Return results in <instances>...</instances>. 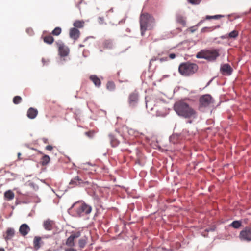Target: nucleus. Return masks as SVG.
<instances>
[{
    "instance_id": "1",
    "label": "nucleus",
    "mask_w": 251,
    "mask_h": 251,
    "mask_svg": "<svg viewBox=\"0 0 251 251\" xmlns=\"http://www.w3.org/2000/svg\"><path fill=\"white\" fill-rule=\"evenodd\" d=\"M174 110L180 116L185 118L194 119L197 118L196 111L184 100H180L174 104Z\"/></svg>"
},
{
    "instance_id": "2",
    "label": "nucleus",
    "mask_w": 251,
    "mask_h": 251,
    "mask_svg": "<svg viewBox=\"0 0 251 251\" xmlns=\"http://www.w3.org/2000/svg\"><path fill=\"white\" fill-rule=\"evenodd\" d=\"M140 25L141 35L144 36L146 30H151L154 27L155 19L148 13H142L140 17Z\"/></svg>"
},
{
    "instance_id": "3",
    "label": "nucleus",
    "mask_w": 251,
    "mask_h": 251,
    "mask_svg": "<svg viewBox=\"0 0 251 251\" xmlns=\"http://www.w3.org/2000/svg\"><path fill=\"white\" fill-rule=\"evenodd\" d=\"M75 212L76 216H83L89 214L92 211V207L82 201L74 203L70 208Z\"/></svg>"
},
{
    "instance_id": "4",
    "label": "nucleus",
    "mask_w": 251,
    "mask_h": 251,
    "mask_svg": "<svg viewBox=\"0 0 251 251\" xmlns=\"http://www.w3.org/2000/svg\"><path fill=\"white\" fill-rule=\"evenodd\" d=\"M220 55L218 49L203 50L197 53V58L205 59L209 61H215Z\"/></svg>"
},
{
    "instance_id": "5",
    "label": "nucleus",
    "mask_w": 251,
    "mask_h": 251,
    "mask_svg": "<svg viewBox=\"0 0 251 251\" xmlns=\"http://www.w3.org/2000/svg\"><path fill=\"white\" fill-rule=\"evenodd\" d=\"M198 69L196 64L186 62L181 64L178 68L179 73L184 76H188L196 73Z\"/></svg>"
},
{
    "instance_id": "6",
    "label": "nucleus",
    "mask_w": 251,
    "mask_h": 251,
    "mask_svg": "<svg viewBox=\"0 0 251 251\" xmlns=\"http://www.w3.org/2000/svg\"><path fill=\"white\" fill-rule=\"evenodd\" d=\"M214 102V100L211 95L209 94L201 96L199 99V109L203 111L206 108L211 107Z\"/></svg>"
},
{
    "instance_id": "7",
    "label": "nucleus",
    "mask_w": 251,
    "mask_h": 251,
    "mask_svg": "<svg viewBox=\"0 0 251 251\" xmlns=\"http://www.w3.org/2000/svg\"><path fill=\"white\" fill-rule=\"evenodd\" d=\"M58 49L59 54L62 57H65L68 55L69 49L66 46L62 41L58 40L55 43Z\"/></svg>"
},
{
    "instance_id": "8",
    "label": "nucleus",
    "mask_w": 251,
    "mask_h": 251,
    "mask_svg": "<svg viewBox=\"0 0 251 251\" xmlns=\"http://www.w3.org/2000/svg\"><path fill=\"white\" fill-rule=\"evenodd\" d=\"M239 238L241 240L247 242L251 241V227H246L241 231Z\"/></svg>"
},
{
    "instance_id": "9",
    "label": "nucleus",
    "mask_w": 251,
    "mask_h": 251,
    "mask_svg": "<svg viewBox=\"0 0 251 251\" xmlns=\"http://www.w3.org/2000/svg\"><path fill=\"white\" fill-rule=\"evenodd\" d=\"M139 100L138 93L135 91L132 92L128 97V102L131 106L134 107L136 106L138 103Z\"/></svg>"
},
{
    "instance_id": "10",
    "label": "nucleus",
    "mask_w": 251,
    "mask_h": 251,
    "mask_svg": "<svg viewBox=\"0 0 251 251\" xmlns=\"http://www.w3.org/2000/svg\"><path fill=\"white\" fill-rule=\"evenodd\" d=\"M221 73L225 75H230L233 71V69L228 64H224L221 65L220 68Z\"/></svg>"
},
{
    "instance_id": "11",
    "label": "nucleus",
    "mask_w": 251,
    "mask_h": 251,
    "mask_svg": "<svg viewBox=\"0 0 251 251\" xmlns=\"http://www.w3.org/2000/svg\"><path fill=\"white\" fill-rule=\"evenodd\" d=\"M80 236V233L79 232L72 234L70 237L68 238L66 241V245L68 247H74L75 246L74 240L78 238Z\"/></svg>"
},
{
    "instance_id": "12",
    "label": "nucleus",
    "mask_w": 251,
    "mask_h": 251,
    "mask_svg": "<svg viewBox=\"0 0 251 251\" xmlns=\"http://www.w3.org/2000/svg\"><path fill=\"white\" fill-rule=\"evenodd\" d=\"M19 232L22 236H25L30 231V228L26 224H23L19 227Z\"/></svg>"
},
{
    "instance_id": "13",
    "label": "nucleus",
    "mask_w": 251,
    "mask_h": 251,
    "mask_svg": "<svg viewBox=\"0 0 251 251\" xmlns=\"http://www.w3.org/2000/svg\"><path fill=\"white\" fill-rule=\"evenodd\" d=\"M69 35L71 38L76 40L80 36V31L77 28L74 27L70 29Z\"/></svg>"
},
{
    "instance_id": "14",
    "label": "nucleus",
    "mask_w": 251,
    "mask_h": 251,
    "mask_svg": "<svg viewBox=\"0 0 251 251\" xmlns=\"http://www.w3.org/2000/svg\"><path fill=\"white\" fill-rule=\"evenodd\" d=\"M54 225V221L50 219L45 221L43 223L44 227L47 230H51L53 229Z\"/></svg>"
},
{
    "instance_id": "15",
    "label": "nucleus",
    "mask_w": 251,
    "mask_h": 251,
    "mask_svg": "<svg viewBox=\"0 0 251 251\" xmlns=\"http://www.w3.org/2000/svg\"><path fill=\"white\" fill-rule=\"evenodd\" d=\"M84 183L85 182L81 179H80L79 176H77L75 177L71 180L69 184L70 185H72V186L74 187L77 185H80Z\"/></svg>"
},
{
    "instance_id": "16",
    "label": "nucleus",
    "mask_w": 251,
    "mask_h": 251,
    "mask_svg": "<svg viewBox=\"0 0 251 251\" xmlns=\"http://www.w3.org/2000/svg\"><path fill=\"white\" fill-rule=\"evenodd\" d=\"M38 113V110L36 109L30 107L27 111V116L30 119H34L37 116Z\"/></svg>"
},
{
    "instance_id": "17",
    "label": "nucleus",
    "mask_w": 251,
    "mask_h": 251,
    "mask_svg": "<svg viewBox=\"0 0 251 251\" xmlns=\"http://www.w3.org/2000/svg\"><path fill=\"white\" fill-rule=\"evenodd\" d=\"M15 235V230L12 228H8L6 232V236L4 237L5 240L7 241L11 239Z\"/></svg>"
},
{
    "instance_id": "18",
    "label": "nucleus",
    "mask_w": 251,
    "mask_h": 251,
    "mask_svg": "<svg viewBox=\"0 0 251 251\" xmlns=\"http://www.w3.org/2000/svg\"><path fill=\"white\" fill-rule=\"evenodd\" d=\"M90 79L94 83L97 87H99L100 85L101 82L100 79L96 75H91L90 77Z\"/></svg>"
},
{
    "instance_id": "19",
    "label": "nucleus",
    "mask_w": 251,
    "mask_h": 251,
    "mask_svg": "<svg viewBox=\"0 0 251 251\" xmlns=\"http://www.w3.org/2000/svg\"><path fill=\"white\" fill-rule=\"evenodd\" d=\"M14 196V193L11 190H8L4 193V198L8 201H10L13 199Z\"/></svg>"
},
{
    "instance_id": "20",
    "label": "nucleus",
    "mask_w": 251,
    "mask_h": 251,
    "mask_svg": "<svg viewBox=\"0 0 251 251\" xmlns=\"http://www.w3.org/2000/svg\"><path fill=\"white\" fill-rule=\"evenodd\" d=\"M41 241V238L40 237L36 236L35 237L34 240H33V245L34 247L36 250L39 249L41 246L40 244V243Z\"/></svg>"
},
{
    "instance_id": "21",
    "label": "nucleus",
    "mask_w": 251,
    "mask_h": 251,
    "mask_svg": "<svg viewBox=\"0 0 251 251\" xmlns=\"http://www.w3.org/2000/svg\"><path fill=\"white\" fill-rule=\"evenodd\" d=\"M50 161V157L48 155H44L41 159V164L42 166L47 165Z\"/></svg>"
},
{
    "instance_id": "22",
    "label": "nucleus",
    "mask_w": 251,
    "mask_h": 251,
    "mask_svg": "<svg viewBox=\"0 0 251 251\" xmlns=\"http://www.w3.org/2000/svg\"><path fill=\"white\" fill-rule=\"evenodd\" d=\"M44 42L48 44H51L54 42L53 37L50 35L45 36L43 37Z\"/></svg>"
},
{
    "instance_id": "23",
    "label": "nucleus",
    "mask_w": 251,
    "mask_h": 251,
    "mask_svg": "<svg viewBox=\"0 0 251 251\" xmlns=\"http://www.w3.org/2000/svg\"><path fill=\"white\" fill-rule=\"evenodd\" d=\"M73 25L76 28H82L84 26V22L82 21L77 20L75 21L74 24Z\"/></svg>"
},
{
    "instance_id": "24",
    "label": "nucleus",
    "mask_w": 251,
    "mask_h": 251,
    "mask_svg": "<svg viewBox=\"0 0 251 251\" xmlns=\"http://www.w3.org/2000/svg\"><path fill=\"white\" fill-rule=\"evenodd\" d=\"M238 31L236 30H234L232 32H230L229 34H228V37H229V38L235 39L238 36Z\"/></svg>"
},
{
    "instance_id": "25",
    "label": "nucleus",
    "mask_w": 251,
    "mask_h": 251,
    "mask_svg": "<svg viewBox=\"0 0 251 251\" xmlns=\"http://www.w3.org/2000/svg\"><path fill=\"white\" fill-rule=\"evenodd\" d=\"M230 226L234 228H239L241 226V222L239 221H234L231 224Z\"/></svg>"
},
{
    "instance_id": "26",
    "label": "nucleus",
    "mask_w": 251,
    "mask_h": 251,
    "mask_svg": "<svg viewBox=\"0 0 251 251\" xmlns=\"http://www.w3.org/2000/svg\"><path fill=\"white\" fill-rule=\"evenodd\" d=\"M61 28L59 27H55L51 32V34L54 36H58L61 32Z\"/></svg>"
},
{
    "instance_id": "27",
    "label": "nucleus",
    "mask_w": 251,
    "mask_h": 251,
    "mask_svg": "<svg viewBox=\"0 0 251 251\" xmlns=\"http://www.w3.org/2000/svg\"><path fill=\"white\" fill-rule=\"evenodd\" d=\"M224 16L223 15H216L214 16H209L207 15L205 17V19L206 20H210V19H218L221 18L223 17Z\"/></svg>"
},
{
    "instance_id": "28",
    "label": "nucleus",
    "mask_w": 251,
    "mask_h": 251,
    "mask_svg": "<svg viewBox=\"0 0 251 251\" xmlns=\"http://www.w3.org/2000/svg\"><path fill=\"white\" fill-rule=\"evenodd\" d=\"M176 20L178 23L181 24L183 26L185 25V20L183 16L180 15L177 16Z\"/></svg>"
},
{
    "instance_id": "29",
    "label": "nucleus",
    "mask_w": 251,
    "mask_h": 251,
    "mask_svg": "<svg viewBox=\"0 0 251 251\" xmlns=\"http://www.w3.org/2000/svg\"><path fill=\"white\" fill-rule=\"evenodd\" d=\"M22 98L20 96H15L13 99V102L15 104H18L22 101Z\"/></svg>"
},
{
    "instance_id": "30",
    "label": "nucleus",
    "mask_w": 251,
    "mask_h": 251,
    "mask_svg": "<svg viewBox=\"0 0 251 251\" xmlns=\"http://www.w3.org/2000/svg\"><path fill=\"white\" fill-rule=\"evenodd\" d=\"M157 60H159L160 62H162L163 61H166L168 60V58L166 57H162V58H159L157 59L156 57H153L152 58L150 62V64H151L152 62L155 61Z\"/></svg>"
},
{
    "instance_id": "31",
    "label": "nucleus",
    "mask_w": 251,
    "mask_h": 251,
    "mask_svg": "<svg viewBox=\"0 0 251 251\" xmlns=\"http://www.w3.org/2000/svg\"><path fill=\"white\" fill-rule=\"evenodd\" d=\"M79 246L80 248H83L85 247L86 244V240L84 238L80 239L79 240Z\"/></svg>"
},
{
    "instance_id": "32",
    "label": "nucleus",
    "mask_w": 251,
    "mask_h": 251,
    "mask_svg": "<svg viewBox=\"0 0 251 251\" xmlns=\"http://www.w3.org/2000/svg\"><path fill=\"white\" fill-rule=\"evenodd\" d=\"M187 1L192 4H198L200 3L201 0H187Z\"/></svg>"
},
{
    "instance_id": "33",
    "label": "nucleus",
    "mask_w": 251,
    "mask_h": 251,
    "mask_svg": "<svg viewBox=\"0 0 251 251\" xmlns=\"http://www.w3.org/2000/svg\"><path fill=\"white\" fill-rule=\"evenodd\" d=\"M94 131H90L88 132H85V135L88 136L90 138H92L94 135Z\"/></svg>"
},
{
    "instance_id": "34",
    "label": "nucleus",
    "mask_w": 251,
    "mask_h": 251,
    "mask_svg": "<svg viewBox=\"0 0 251 251\" xmlns=\"http://www.w3.org/2000/svg\"><path fill=\"white\" fill-rule=\"evenodd\" d=\"M65 251H76V250L74 249L73 247H69L65 249Z\"/></svg>"
},
{
    "instance_id": "35",
    "label": "nucleus",
    "mask_w": 251,
    "mask_h": 251,
    "mask_svg": "<svg viewBox=\"0 0 251 251\" xmlns=\"http://www.w3.org/2000/svg\"><path fill=\"white\" fill-rule=\"evenodd\" d=\"M176 138V136L172 135L170 137V141L175 144L176 143L175 139Z\"/></svg>"
},
{
    "instance_id": "36",
    "label": "nucleus",
    "mask_w": 251,
    "mask_h": 251,
    "mask_svg": "<svg viewBox=\"0 0 251 251\" xmlns=\"http://www.w3.org/2000/svg\"><path fill=\"white\" fill-rule=\"evenodd\" d=\"M46 149L49 151H51L53 149V147L51 145H48L46 147Z\"/></svg>"
},
{
    "instance_id": "37",
    "label": "nucleus",
    "mask_w": 251,
    "mask_h": 251,
    "mask_svg": "<svg viewBox=\"0 0 251 251\" xmlns=\"http://www.w3.org/2000/svg\"><path fill=\"white\" fill-rule=\"evenodd\" d=\"M176 57V54L175 53H171L170 55H169V57L170 59H174Z\"/></svg>"
},
{
    "instance_id": "38",
    "label": "nucleus",
    "mask_w": 251,
    "mask_h": 251,
    "mask_svg": "<svg viewBox=\"0 0 251 251\" xmlns=\"http://www.w3.org/2000/svg\"><path fill=\"white\" fill-rule=\"evenodd\" d=\"M221 38H222V39H226V38H229V37H228V34H226V35H224V36H221Z\"/></svg>"
},
{
    "instance_id": "39",
    "label": "nucleus",
    "mask_w": 251,
    "mask_h": 251,
    "mask_svg": "<svg viewBox=\"0 0 251 251\" xmlns=\"http://www.w3.org/2000/svg\"><path fill=\"white\" fill-rule=\"evenodd\" d=\"M43 141H44V143H48V139H47L43 138Z\"/></svg>"
},
{
    "instance_id": "40",
    "label": "nucleus",
    "mask_w": 251,
    "mask_h": 251,
    "mask_svg": "<svg viewBox=\"0 0 251 251\" xmlns=\"http://www.w3.org/2000/svg\"><path fill=\"white\" fill-rule=\"evenodd\" d=\"M110 210H111V212H112V211H116L117 209L115 208H111Z\"/></svg>"
},
{
    "instance_id": "41",
    "label": "nucleus",
    "mask_w": 251,
    "mask_h": 251,
    "mask_svg": "<svg viewBox=\"0 0 251 251\" xmlns=\"http://www.w3.org/2000/svg\"><path fill=\"white\" fill-rule=\"evenodd\" d=\"M21 155V153H18V157L19 159H20V156Z\"/></svg>"
},
{
    "instance_id": "42",
    "label": "nucleus",
    "mask_w": 251,
    "mask_h": 251,
    "mask_svg": "<svg viewBox=\"0 0 251 251\" xmlns=\"http://www.w3.org/2000/svg\"><path fill=\"white\" fill-rule=\"evenodd\" d=\"M79 46V47H80V48H81V47H84V46H85V45H82V44H80Z\"/></svg>"
},
{
    "instance_id": "43",
    "label": "nucleus",
    "mask_w": 251,
    "mask_h": 251,
    "mask_svg": "<svg viewBox=\"0 0 251 251\" xmlns=\"http://www.w3.org/2000/svg\"><path fill=\"white\" fill-rule=\"evenodd\" d=\"M0 251H5L4 249L3 248H0Z\"/></svg>"
},
{
    "instance_id": "44",
    "label": "nucleus",
    "mask_w": 251,
    "mask_h": 251,
    "mask_svg": "<svg viewBox=\"0 0 251 251\" xmlns=\"http://www.w3.org/2000/svg\"><path fill=\"white\" fill-rule=\"evenodd\" d=\"M118 144V142L117 141H115V145H117Z\"/></svg>"
},
{
    "instance_id": "45",
    "label": "nucleus",
    "mask_w": 251,
    "mask_h": 251,
    "mask_svg": "<svg viewBox=\"0 0 251 251\" xmlns=\"http://www.w3.org/2000/svg\"><path fill=\"white\" fill-rule=\"evenodd\" d=\"M110 86H111V88L112 87V84L111 83Z\"/></svg>"
},
{
    "instance_id": "46",
    "label": "nucleus",
    "mask_w": 251,
    "mask_h": 251,
    "mask_svg": "<svg viewBox=\"0 0 251 251\" xmlns=\"http://www.w3.org/2000/svg\"><path fill=\"white\" fill-rule=\"evenodd\" d=\"M100 20L102 21V19L101 18H100Z\"/></svg>"
},
{
    "instance_id": "47",
    "label": "nucleus",
    "mask_w": 251,
    "mask_h": 251,
    "mask_svg": "<svg viewBox=\"0 0 251 251\" xmlns=\"http://www.w3.org/2000/svg\"><path fill=\"white\" fill-rule=\"evenodd\" d=\"M115 180H116L115 178H114V179H113V181H115Z\"/></svg>"
},
{
    "instance_id": "48",
    "label": "nucleus",
    "mask_w": 251,
    "mask_h": 251,
    "mask_svg": "<svg viewBox=\"0 0 251 251\" xmlns=\"http://www.w3.org/2000/svg\"><path fill=\"white\" fill-rule=\"evenodd\" d=\"M111 145L112 146H114V145L112 144V143H111Z\"/></svg>"
},
{
    "instance_id": "49",
    "label": "nucleus",
    "mask_w": 251,
    "mask_h": 251,
    "mask_svg": "<svg viewBox=\"0 0 251 251\" xmlns=\"http://www.w3.org/2000/svg\"><path fill=\"white\" fill-rule=\"evenodd\" d=\"M86 40H87V39H85L84 42H85L86 41Z\"/></svg>"
},
{
    "instance_id": "50",
    "label": "nucleus",
    "mask_w": 251,
    "mask_h": 251,
    "mask_svg": "<svg viewBox=\"0 0 251 251\" xmlns=\"http://www.w3.org/2000/svg\"><path fill=\"white\" fill-rule=\"evenodd\" d=\"M147 105H148V103L147 102H146V106L147 107Z\"/></svg>"
},
{
    "instance_id": "51",
    "label": "nucleus",
    "mask_w": 251,
    "mask_h": 251,
    "mask_svg": "<svg viewBox=\"0 0 251 251\" xmlns=\"http://www.w3.org/2000/svg\"><path fill=\"white\" fill-rule=\"evenodd\" d=\"M194 29H192V32H194Z\"/></svg>"
},
{
    "instance_id": "52",
    "label": "nucleus",
    "mask_w": 251,
    "mask_h": 251,
    "mask_svg": "<svg viewBox=\"0 0 251 251\" xmlns=\"http://www.w3.org/2000/svg\"><path fill=\"white\" fill-rule=\"evenodd\" d=\"M194 29H192V32H194Z\"/></svg>"
}]
</instances>
